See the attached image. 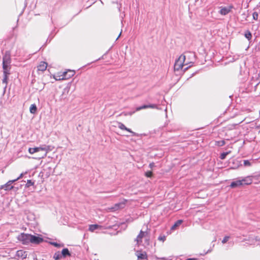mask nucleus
<instances>
[{
	"label": "nucleus",
	"mask_w": 260,
	"mask_h": 260,
	"mask_svg": "<svg viewBox=\"0 0 260 260\" xmlns=\"http://www.w3.org/2000/svg\"><path fill=\"white\" fill-rule=\"evenodd\" d=\"M134 113H135V112H134H134H129V113H128V114H129V115H132V114H133Z\"/></svg>",
	"instance_id": "obj_42"
},
{
	"label": "nucleus",
	"mask_w": 260,
	"mask_h": 260,
	"mask_svg": "<svg viewBox=\"0 0 260 260\" xmlns=\"http://www.w3.org/2000/svg\"><path fill=\"white\" fill-rule=\"evenodd\" d=\"M30 234L21 233L18 236L17 239L22 244H28L30 242Z\"/></svg>",
	"instance_id": "obj_4"
},
{
	"label": "nucleus",
	"mask_w": 260,
	"mask_h": 260,
	"mask_svg": "<svg viewBox=\"0 0 260 260\" xmlns=\"http://www.w3.org/2000/svg\"><path fill=\"white\" fill-rule=\"evenodd\" d=\"M231 151L223 152L220 154V158L221 159H224L225 158L226 155L229 154Z\"/></svg>",
	"instance_id": "obj_26"
},
{
	"label": "nucleus",
	"mask_w": 260,
	"mask_h": 260,
	"mask_svg": "<svg viewBox=\"0 0 260 260\" xmlns=\"http://www.w3.org/2000/svg\"><path fill=\"white\" fill-rule=\"evenodd\" d=\"M182 222H183V220H177L174 223V224L172 226L171 230H176L177 229V228L179 226H180Z\"/></svg>",
	"instance_id": "obj_20"
},
{
	"label": "nucleus",
	"mask_w": 260,
	"mask_h": 260,
	"mask_svg": "<svg viewBox=\"0 0 260 260\" xmlns=\"http://www.w3.org/2000/svg\"><path fill=\"white\" fill-rule=\"evenodd\" d=\"M9 66L10 64H6L3 62V68L4 70V74H10L9 73Z\"/></svg>",
	"instance_id": "obj_19"
},
{
	"label": "nucleus",
	"mask_w": 260,
	"mask_h": 260,
	"mask_svg": "<svg viewBox=\"0 0 260 260\" xmlns=\"http://www.w3.org/2000/svg\"><path fill=\"white\" fill-rule=\"evenodd\" d=\"M212 250V249H209L205 254H206L208 252H210Z\"/></svg>",
	"instance_id": "obj_41"
},
{
	"label": "nucleus",
	"mask_w": 260,
	"mask_h": 260,
	"mask_svg": "<svg viewBox=\"0 0 260 260\" xmlns=\"http://www.w3.org/2000/svg\"><path fill=\"white\" fill-rule=\"evenodd\" d=\"M251 165V162L248 160H244V165L245 166H250Z\"/></svg>",
	"instance_id": "obj_31"
},
{
	"label": "nucleus",
	"mask_w": 260,
	"mask_h": 260,
	"mask_svg": "<svg viewBox=\"0 0 260 260\" xmlns=\"http://www.w3.org/2000/svg\"><path fill=\"white\" fill-rule=\"evenodd\" d=\"M148 108L157 109V106L155 104L148 105Z\"/></svg>",
	"instance_id": "obj_30"
},
{
	"label": "nucleus",
	"mask_w": 260,
	"mask_h": 260,
	"mask_svg": "<svg viewBox=\"0 0 260 260\" xmlns=\"http://www.w3.org/2000/svg\"><path fill=\"white\" fill-rule=\"evenodd\" d=\"M62 257V254L59 252L55 253V254H54V256H53V258L55 260H58V259L61 258Z\"/></svg>",
	"instance_id": "obj_23"
},
{
	"label": "nucleus",
	"mask_w": 260,
	"mask_h": 260,
	"mask_svg": "<svg viewBox=\"0 0 260 260\" xmlns=\"http://www.w3.org/2000/svg\"><path fill=\"white\" fill-rule=\"evenodd\" d=\"M34 182H32L31 180H27V183H26V186L29 187L30 186L34 185Z\"/></svg>",
	"instance_id": "obj_28"
},
{
	"label": "nucleus",
	"mask_w": 260,
	"mask_h": 260,
	"mask_svg": "<svg viewBox=\"0 0 260 260\" xmlns=\"http://www.w3.org/2000/svg\"><path fill=\"white\" fill-rule=\"evenodd\" d=\"M252 16H258V14L256 12H254L252 14Z\"/></svg>",
	"instance_id": "obj_40"
},
{
	"label": "nucleus",
	"mask_w": 260,
	"mask_h": 260,
	"mask_svg": "<svg viewBox=\"0 0 260 260\" xmlns=\"http://www.w3.org/2000/svg\"><path fill=\"white\" fill-rule=\"evenodd\" d=\"M216 238H215L213 240V242H215V241H216Z\"/></svg>",
	"instance_id": "obj_45"
},
{
	"label": "nucleus",
	"mask_w": 260,
	"mask_h": 260,
	"mask_svg": "<svg viewBox=\"0 0 260 260\" xmlns=\"http://www.w3.org/2000/svg\"><path fill=\"white\" fill-rule=\"evenodd\" d=\"M219 9V13L221 15H226L234 9V6L232 5H230L226 7H220Z\"/></svg>",
	"instance_id": "obj_6"
},
{
	"label": "nucleus",
	"mask_w": 260,
	"mask_h": 260,
	"mask_svg": "<svg viewBox=\"0 0 260 260\" xmlns=\"http://www.w3.org/2000/svg\"><path fill=\"white\" fill-rule=\"evenodd\" d=\"M43 241V239L41 237L31 235L30 243L32 244H38L41 243Z\"/></svg>",
	"instance_id": "obj_10"
},
{
	"label": "nucleus",
	"mask_w": 260,
	"mask_h": 260,
	"mask_svg": "<svg viewBox=\"0 0 260 260\" xmlns=\"http://www.w3.org/2000/svg\"><path fill=\"white\" fill-rule=\"evenodd\" d=\"M185 58L186 56L182 54L181 55L179 58L176 60L175 64H174V69L176 71H179L180 70L183 69L184 70H187L188 68L191 66V64L188 65L189 64H192V62H185Z\"/></svg>",
	"instance_id": "obj_1"
},
{
	"label": "nucleus",
	"mask_w": 260,
	"mask_h": 260,
	"mask_svg": "<svg viewBox=\"0 0 260 260\" xmlns=\"http://www.w3.org/2000/svg\"><path fill=\"white\" fill-rule=\"evenodd\" d=\"M148 108V105H144L136 108V111H138L142 109Z\"/></svg>",
	"instance_id": "obj_27"
},
{
	"label": "nucleus",
	"mask_w": 260,
	"mask_h": 260,
	"mask_svg": "<svg viewBox=\"0 0 260 260\" xmlns=\"http://www.w3.org/2000/svg\"><path fill=\"white\" fill-rule=\"evenodd\" d=\"M15 180H11L7 182L5 184L0 186V189H4L5 190H10L13 188V186L12 185V183H14Z\"/></svg>",
	"instance_id": "obj_7"
},
{
	"label": "nucleus",
	"mask_w": 260,
	"mask_h": 260,
	"mask_svg": "<svg viewBox=\"0 0 260 260\" xmlns=\"http://www.w3.org/2000/svg\"><path fill=\"white\" fill-rule=\"evenodd\" d=\"M9 74H4V78L2 80V82L3 83L5 84V87H6L7 86V83H8V75H9Z\"/></svg>",
	"instance_id": "obj_24"
},
{
	"label": "nucleus",
	"mask_w": 260,
	"mask_h": 260,
	"mask_svg": "<svg viewBox=\"0 0 260 260\" xmlns=\"http://www.w3.org/2000/svg\"><path fill=\"white\" fill-rule=\"evenodd\" d=\"M242 186L251 184L252 182V176H248L240 179Z\"/></svg>",
	"instance_id": "obj_9"
},
{
	"label": "nucleus",
	"mask_w": 260,
	"mask_h": 260,
	"mask_svg": "<svg viewBox=\"0 0 260 260\" xmlns=\"http://www.w3.org/2000/svg\"><path fill=\"white\" fill-rule=\"evenodd\" d=\"M113 4H115L116 5V8L118 9L119 11H120V9L121 7V4H118L117 2H116V3L113 2Z\"/></svg>",
	"instance_id": "obj_36"
},
{
	"label": "nucleus",
	"mask_w": 260,
	"mask_h": 260,
	"mask_svg": "<svg viewBox=\"0 0 260 260\" xmlns=\"http://www.w3.org/2000/svg\"><path fill=\"white\" fill-rule=\"evenodd\" d=\"M121 32H120V34L119 35V36H118V37L116 38V40H117L118 39V38L120 37V36H121Z\"/></svg>",
	"instance_id": "obj_43"
},
{
	"label": "nucleus",
	"mask_w": 260,
	"mask_h": 260,
	"mask_svg": "<svg viewBox=\"0 0 260 260\" xmlns=\"http://www.w3.org/2000/svg\"><path fill=\"white\" fill-rule=\"evenodd\" d=\"M61 254L62 256L66 257L67 256H70L71 255L68 248H64L62 249Z\"/></svg>",
	"instance_id": "obj_21"
},
{
	"label": "nucleus",
	"mask_w": 260,
	"mask_h": 260,
	"mask_svg": "<svg viewBox=\"0 0 260 260\" xmlns=\"http://www.w3.org/2000/svg\"><path fill=\"white\" fill-rule=\"evenodd\" d=\"M26 173H27L26 172H25V173H21L18 178H17L15 179H14V180H15V182L17 181V180H18L20 179L21 178H22L23 177V176H24V175L26 174Z\"/></svg>",
	"instance_id": "obj_33"
},
{
	"label": "nucleus",
	"mask_w": 260,
	"mask_h": 260,
	"mask_svg": "<svg viewBox=\"0 0 260 260\" xmlns=\"http://www.w3.org/2000/svg\"><path fill=\"white\" fill-rule=\"evenodd\" d=\"M103 229V226L99 224H91L89 226L88 230L91 232H93L96 230H101Z\"/></svg>",
	"instance_id": "obj_13"
},
{
	"label": "nucleus",
	"mask_w": 260,
	"mask_h": 260,
	"mask_svg": "<svg viewBox=\"0 0 260 260\" xmlns=\"http://www.w3.org/2000/svg\"><path fill=\"white\" fill-rule=\"evenodd\" d=\"M50 243L51 245L54 246L56 247H59L63 246V245H61L56 242H51Z\"/></svg>",
	"instance_id": "obj_29"
},
{
	"label": "nucleus",
	"mask_w": 260,
	"mask_h": 260,
	"mask_svg": "<svg viewBox=\"0 0 260 260\" xmlns=\"http://www.w3.org/2000/svg\"><path fill=\"white\" fill-rule=\"evenodd\" d=\"M244 36L248 40H250L252 37L251 34L249 30H247L245 32Z\"/></svg>",
	"instance_id": "obj_25"
},
{
	"label": "nucleus",
	"mask_w": 260,
	"mask_h": 260,
	"mask_svg": "<svg viewBox=\"0 0 260 260\" xmlns=\"http://www.w3.org/2000/svg\"><path fill=\"white\" fill-rule=\"evenodd\" d=\"M16 256L22 259L25 258L27 256V253L25 251L23 250H18L16 252Z\"/></svg>",
	"instance_id": "obj_14"
},
{
	"label": "nucleus",
	"mask_w": 260,
	"mask_h": 260,
	"mask_svg": "<svg viewBox=\"0 0 260 260\" xmlns=\"http://www.w3.org/2000/svg\"><path fill=\"white\" fill-rule=\"evenodd\" d=\"M161 259H162L164 260V259H165V258L162 257V258H161Z\"/></svg>",
	"instance_id": "obj_46"
},
{
	"label": "nucleus",
	"mask_w": 260,
	"mask_h": 260,
	"mask_svg": "<svg viewBox=\"0 0 260 260\" xmlns=\"http://www.w3.org/2000/svg\"><path fill=\"white\" fill-rule=\"evenodd\" d=\"M118 127L122 129V130H125V131H126L131 133L132 134L133 136H138V135L137 134H136V133L133 132L132 131H131V129L128 128H127L121 122H118Z\"/></svg>",
	"instance_id": "obj_11"
},
{
	"label": "nucleus",
	"mask_w": 260,
	"mask_h": 260,
	"mask_svg": "<svg viewBox=\"0 0 260 260\" xmlns=\"http://www.w3.org/2000/svg\"><path fill=\"white\" fill-rule=\"evenodd\" d=\"M229 239H230L229 236H225L222 241V243L223 244L226 243L227 241L229 240Z\"/></svg>",
	"instance_id": "obj_34"
},
{
	"label": "nucleus",
	"mask_w": 260,
	"mask_h": 260,
	"mask_svg": "<svg viewBox=\"0 0 260 260\" xmlns=\"http://www.w3.org/2000/svg\"><path fill=\"white\" fill-rule=\"evenodd\" d=\"M27 5V0H25L24 4V8H23V11L19 14L18 16H21L22 15L23 11L25 9V8L26 7Z\"/></svg>",
	"instance_id": "obj_32"
},
{
	"label": "nucleus",
	"mask_w": 260,
	"mask_h": 260,
	"mask_svg": "<svg viewBox=\"0 0 260 260\" xmlns=\"http://www.w3.org/2000/svg\"><path fill=\"white\" fill-rule=\"evenodd\" d=\"M75 74L74 70H69L63 72L60 75H57L55 79L56 80H67L73 77Z\"/></svg>",
	"instance_id": "obj_3"
},
{
	"label": "nucleus",
	"mask_w": 260,
	"mask_h": 260,
	"mask_svg": "<svg viewBox=\"0 0 260 260\" xmlns=\"http://www.w3.org/2000/svg\"><path fill=\"white\" fill-rule=\"evenodd\" d=\"M127 200L123 199L120 202L115 204L113 207L109 208L110 211H115L124 208Z\"/></svg>",
	"instance_id": "obj_5"
},
{
	"label": "nucleus",
	"mask_w": 260,
	"mask_h": 260,
	"mask_svg": "<svg viewBox=\"0 0 260 260\" xmlns=\"http://www.w3.org/2000/svg\"><path fill=\"white\" fill-rule=\"evenodd\" d=\"M253 19H254V20H257V18H258V17H253Z\"/></svg>",
	"instance_id": "obj_44"
},
{
	"label": "nucleus",
	"mask_w": 260,
	"mask_h": 260,
	"mask_svg": "<svg viewBox=\"0 0 260 260\" xmlns=\"http://www.w3.org/2000/svg\"><path fill=\"white\" fill-rule=\"evenodd\" d=\"M242 186L241 180L240 179H237L235 181H233L230 185L231 188H236L240 187Z\"/></svg>",
	"instance_id": "obj_17"
},
{
	"label": "nucleus",
	"mask_w": 260,
	"mask_h": 260,
	"mask_svg": "<svg viewBox=\"0 0 260 260\" xmlns=\"http://www.w3.org/2000/svg\"><path fill=\"white\" fill-rule=\"evenodd\" d=\"M155 166V164L154 162H151L149 164V167L150 168H153Z\"/></svg>",
	"instance_id": "obj_39"
},
{
	"label": "nucleus",
	"mask_w": 260,
	"mask_h": 260,
	"mask_svg": "<svg viewBox=\"0 0 260 260\" xmlns=\"http://www.w3.org/2000/svg\"><path fill=\"white\" fill-rule=\"evenodd\" d=\"M145 175L147 177H151L152 175V172L151 171H148L145 173Z\"/></svg>",
	"instance_id": "obj_35"
},
{
	"label": "nucleus",
	"mask_w": 260,
	"mask_h": 260,
	"mask_svg": "<svg viewBox=\"0 0 260 260\" xmlns=\"http://www.w3.org/2000/svg\"><path fill=\"white\" fill-rule=\"evenodd\" d=\"M136 255L138 260H147V255L146 252L137 251Z\"/></svg>",
	"instance_id": "obj_12"
},
{
	"label": "nucleus",
	"mask_w": 260,
	"mask_h": 260,
	"mask_svg": "<svg viewBox=\"0 0 260 260\" xmlns=\"http://www.w3.org/2000/svg\"><path fill=\"white\" fill-rule=\"evenodd\" d=\"M37 110V108L36 105V104H34L31 105L30 108H29V111L31 114H35L36 113Z\"/></svg>",
	"instance_id": "obj_22"
},
{
	"label": "nucleus",
	"mask_w": 260,
	"mask_h": 260,
	"mask_svg": "<svg viewBox=\"0 0 260 260\" xmlns=\"http://www.w3.org/2000/svg\"><path fill=\"white\" fill-rule=\"evenodd\" d=\"M52 148L51 146L43 145L38 147L29 148L28 149V152L29 153L32 154L36 152H39L40 151H44L45 152L42 155L40 158H44L47 156L48 152L51 151Z\"/></svg>",
	"instance_id": "obj_2"
},
{
	"label": "nucleus",
	"mask_w": 260,
	"mask_h": 260,
	"mask_svg": "<svg viewBox=\"0 0 260 260\" xmlns=\"http://www.w3.org/2000/svg\"><path fill=\"white\" fill-rule=\"evenodd\" d=\"M147 233L142 231H141L137 237L136 241L137 242V244L139 246L142 244V239L143 238H145L146 237Z\"/></svg>",
	"instance_id": "obj_8"
},
{
	"label": "nucleus",
	"mask_w": 260,
	"mask_h": 260,
	"mask_svg": "<svg viewBox=\"0 0 260 260\" xmlns=\"http://www.w3.org/2000/svg\"><path fill=\"white\" fill-rule=\"evenodd\" d=\"M47 67V63L44 61H41L38 66V71H45Z\"/></svg>",
	"instance_id": "obj_16"
},
{
	"label": "nucleus",
	"mask_w": 260,
	"mask_h": 260,
	"mask_svg": "<svg viewBox=\"0 0 260 260\" xmlns=\"http://www.w3.org/2000/svg\"><path fill=\"white\" fill-rule=\"evenodd\" d=\"M224 144H225V142L224 141H221L218 142V145L219 146H223Z\"/></svg>",
	"instance_id": "obj_38"
},
{
	"label": "nucleus",
	"mask_w": 260,
	"mask_h": 260,
	"mask_svg": "<svg viewBox=\"0 0 260 260\" xmlns=\"http://www.w3.org/2000/svg\"><path fill=\"white\" fill-rule=\"evenodd\" d=\"M207 0H195L194 5L197 7H202L205 6Z\"/></svg>",
	"instance_id": "obj_15"
},
{
	"label": "nucleus",
	"mask_w": 260,
	"mask_h": 260,
	"mask_svg": "<svg viewBox=\"0 0 260 260\" xmlns=\"http://www.w3.org/2000/svg\"><path fill=\"white\" fill-rule=\"evenodd\" d=\"M158 239L159 241H161L164 242V241L166 240V237H165V236H159V237L158 238Z\"/></svg>",
	"instance_id": "obj_37"
},
{
	"label": "nucleus",
	"mask_w": 260,
	"mask_h": 260,
	"mask_svg": "<svg viewBox=\"0 0 260 260\" xmlns=\"http://www.w3.org/2000/svg\"><path fill=\"white\" fill-rule=\"evenodd\" d=\"M3 62L6 64H10L11 63V57L9 54H6L3 56Z\"/></svg>",
	"instance_id": "obj_18"
}]
</instances>
